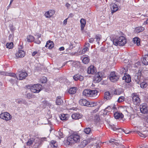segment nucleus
Instances as JSON below:
<instances>
[{"label": "nucleus", "instance_id": "nucleus-1", "mask_svg": "<svg viewBox=\"0 0 148 148\" xmlns=\"http://www.w3.org/2000/svg\"><path fill=\"white\" fill-rule=\"evenodd\" d=\"M80 139V137L78 134L73 133L67 138L66 143L68 145H72L73 144L79 143Z\"/></svg>", "mask_w": 148, "mask_h": 148}, {"label": "nucleus", "instance_id": "nucleus-2", "mask_svg": "<svg viewBox=\"0 0 148 148\" xmlns=\"http://www.w3.org/2000/svg\"><path fill=\"white\" fill-rule=\"evenodd\" d=\"M98 92L96 90L86 89L83 91V94L85 96L96 98L97 97Z\"/></svg>", "mask_w": 148, "mask_h": 148}, {"label": "nucleus", "instance_id": "nucleus-3", "mask_svg": "<svg viewBox=\"0 0 148 148\" xmlns=\"http://www.w3.org/2000/svg\"><path fill=\"white\" fill-rule=\"evenodd\" d=\"M113 42L114 45L115 46H123L126 43V39L124 36H121L118 38L114 39Z\"/></svg>", "mask_w": 148, "mask_h": 148}, {"label": "nucleus", "instance_id": "nucleus-4", "mask_svg": "<svg viewBox=\"0 0 148 148\" xmlns=\"http://www.w3.org/2000/svg\"><path fill=\"white\" fill-rule=\"evenodd\" d=\"M141 71H138L137 73L136 74L134 77V79L136 83L139 84L143 81V76L141 75Z\"/></svg>", "mask_w": 148, "mask_h": 148}, {"label": "nucleus", "instance_id": "nucleus-5", "mask_svg": "<svg viewBox=\"0 0 148 148\" xmlns=\"http://www.w3.org/2000/svg\"><path fill=\"white\" fill-rule=\"evenodd\" d=\"M41 85L39 84H34L30 88V90L31 92L34 93H38L41 90Z\"/></svg>", "mask_w": 148, "mask_h": 148}, {"label": "nucleus", "instance_id": "nucleus-6", "mask_svg": "<svg viewBox=\"0 0 148 148\" xmlns=\"http://www.w3.org/2000/svg\"><path fill=\"white\" fill-rule=\"evenodd\" d=\"M0 118L6 121L11 120L12 118V116L8 112L2 113L0 114Z\"/></svg>", "mask_w": 148, "mask_h": 148}, {"label": "nucleus", "instance_id": "nucleus-7", "mask_svg": "<svg viewBox=\"0 0 148 148\" xmlns=\"http://www.w3.org/2000/svg\"><path fill=\"white\" fill-rule=\"evenodd\" d=\"M118 141L114 139H111L109 140L110 142L112 143L111 144L112 147H116L115 146V145L116 146H119V148H125L124 145H122L121 144H120Z\"/></svg>", "mask_w": 148, "mask_h": 148}, {"label": "nucleus", "instance_id": "nucleus-8", "mask_svg": "<svg viewBox=\"0 0 148 148\" xmlns=\"http://www.w3.org/2000/svg\"><path fill=\"white\" fill-rule=\"evenodd\" d=\"M141 112L143 114H148V106L146 103H142L140 106Z\"/></svg>", "mask_w": 148, "mask_h": 148}, {"label": "nucleus", "instance_id": "nucleus-9", "mask_svg": "<svg viewBox=\"0 0 148 148\" xmlns=\"http://www.w3.org/2000/svg\"><path fill=\"white\" fill-rule=\"evenodd\" d=\"M109 78L111 81L113 82H115L117 81L119 78L118 76L116 75L114 72L111 73L109 76Z\"/></svg>", "mask_w": 148, "mask_h": 148}, {"label": "nucleus", "instance_id": "nucleus-10", "mask_svg": "<svg viewBox=\"0 0 148 148\" xmlns=\"http://www.w3.org/2000/svg\"><path fill=\"white\" fill-rule=\"evenodd\" d=\"M19 78H17V79L19 80H23L25 79L27 76L28 74L25 72L21 71L18 72Z\"/></svg>", "mask_w": 148, "mask_h": 148}, {"label": "nucleus", "instance_id": "nucleus-11", "mask_svg": "<svg viewBox=\"0 0 148 148\" xmlns=\"http://www.w3.org/2000/svg\"><path fill=\"white\" fill-rule=\"evenodd\" d=\"M96 72V70L94 66L91 65L88 69L87 73L88 74H93Z\"/></svg>", "mask_w": 148, "mask_h": 148}, {"label": "nucleus", "instance_id": "nucleus-12", "mask_svg": "<svg viewBox=\"0 0 148 148\" xmlns=\"http://www.w3.org/2000/svg\"><path fill=\"white\" fill-rule=\"evenodd\" d=\"M132 100L134 103L136 105L139 103L140 101L138 95L135 94L133 96Z\"/></svg>", "mask_w": 148, "mask_h": 148}, {"label": "nucleus", "instance_id": "nucleus-13", "mask_svg": "<svg viewBox=\"0 0 148 148\" xmlns=\"http://www.w3.org/2000/svg\"><path fill=\"white\" fill-rule=\"evenodd\" d=\"M110 8L112 13L116 12L118 9V6L114 3H112L111 4Z\"/></svg>", "mask_w": 148, "mask_h": 148}, {"label": "nucleus", "instance_id": "nucleus-14", "mask_svg": "<svg viewBox=\"0 0 148 148\" xmlns=\"http://www.w3.org/2000/svg\"><path fill=\"white\" fill-rule=\"evenodd\" d=\"M82 115L78 113H75L72 114L71 117L72 119L75 120H77L82 118Z\"/></svg>", "mask_w": 148, "mask_h": 148}, {"label": "nucleus", "instance_id": "nucleus-15", "mask_svg": "<svg viewBox=\"0 0 148 148\" xmlns=\"http://www.w3.org/2000/svg\"><path fill=\"white\" fill-rule=\"evenodd\" d=\"M55 13V11L53 10H50L46 12L45 14V16L46 17L49 18L52 16Z\"/></svg>", "mask_w": 148, "mask_h": 148}, {"label": "nucleus", "instance_id": "nucleus-16", "mask_svg": "<svg viewBox=\"0 0 148 148\" xmlns=\"http://www.w3.org/2000/svg\"><path fill=\"white\" fill-rule=\"evenodd\" d=\"M73 78L75 81L79 80L80 81H82L84 80V77L79 74H77L73 76Z\"/></svg>", "mask_w": 148, "mask_h": 148}, {"label": "nucleus", "instance_id": "nucleus-17", "mask_svg": "<svg viewBox=\"0 0 148 148\" xmlns=\"http://www.w3.org/2000/svg\"><path fill=\"white\" fill-rule=\"evenodd\" d=\"M25 53L23 50H19L16 54V56L18 58H23L25 56Z\"/></svg>", "mask_w": 148, "mask_h": 148}, {"label": "nucleus", "instance_id": "nucleus-18", "mask_svg": "<svg viewBox=\"0 0 148 148\" xmlns=\"http://www.w3.org/2000/svg\"><path fill=\"white\" fill-rule=\"evenodd\" d=\"M45 47L48 49H51L54 47V43L53 42L49 40L47 42Z\"/></svg>", "mask_w": 148, "mask_h": 148}, {"label": "nucleus", "instance_id": "nucleus-19", "mask_svg": "<svg viewBox=\"0 0 148 148\" xmlns=\"http://www.w3.org/2000/svg\"><path fill=\"white\" fill-rule=\"evenodd\" d=\"M112 96V94H111L108 91H107L105 93L104 98L107 100H110Z\"/></svg>", "mask_w": 148, "mask_h": 148}, {"label": "nucleus", "instance_id": "nucleus-20", "mask_svg": "<svg viewBox=\"0 0 148 148\" xmlns=\"http://www.w3.org/2000/svg\"><path fill=\"white\" fill-rule=\"evenodd\" d=\"M114 118L116 119L122 118L123 117V114L121 113L118 112H116L114 114Z\"/></svg>", "mask_w": 148, "mask_h": 148}, {"label": "nucleus", "instance_id": "nucleus-21", "mask_svg": "<svg viewBox=\"0 0 148 148\" xmlns=\"http://www.w3.org/2000/svg\"><path fill=\"white\" fill-rule=\"evenodd\" d=\"M99 73L95 74V81L98 83L102 80V78L99 74Z\"/></svg>", "mask_w": 148, "mask_h": 148}, {"label": "nucleus", "instance_id": "nucleus-22", "mask_svg": "<svg viewBox=\"0 0 148 148\" xmlns=\"http://www.w3.org/2000/svg\"><path fill=\"white\" fill-rule=\"evenodd\" d=\"M88 101L84 99H81L79 101V104L82 106H87Z\"/></svg>", "mask_w": 148, "mask_h": 148}, {"label": "nucleus", "instance_id": "nucleus-23", "mask_svg": "<svg viewBox=\"0 0 148 148\" xmlns=\"http://www.w3.org/2000/svg\"><path fill=\"white\" fill-rule=\"evenodd\" d=\"M80 22L81 24V30L82 31H83L84 29V27L85 26L86 20L84 18H82L80 20Z\"/></svg>", "mask_w": 148, "mask_h": 148}, {"label": "nucleus", "instance_id": "nucleus-24", "mask_svg": "<svg viewBox=\"0 0 148 148\" xmlns=\"http://www.w3.org/2000/svg\"><path fill=\"white\" fill-rule=\"evenodd\" d=\"M77 90V88L76 87H73L69 89L68 92L70 94L73 95L76 92Z\"/></svg>", "mask_w": 148, "mask_h": 148}, {"label": "nucleus", "instance_id": "nucleus-25", "mask_svg": "<svg viewBox=\"0 0 148 148\" xmlns=\"http://www.w3.org/2000/svg\"><path fill=\"white\" fill-rule=\"evenodd\" d=\"M142 62L145 65H148V55H145L143 57Z\"/></svg>", "mask_w": 148, "mask_h": 148}, {"label": "nucleus", "instance_id": "nucleus-26", "mask_svg": "<svg viewBox=\"0 0 148 148\" xmlns=\"http://www.w3.org/2000/svg\"><path fill=\"white\" fill-rule=\"evenodd\" d=\"M123 80H125L126 82L129 83L131 81V77L129 75L124 76L122 78Z\"/></svg>", "mask_w": 148, "mask_h": 148}, {"label": "nucleus", "instance_id": "nucleus-27", "mask_svg": "<svg viewBox=\"0 0 148 148\" xmlns=\"http://www.w3.org/2000/svg\"><path fill=\"white\" fill-rule=\"evenodd\" d=\"M60 117L62 120L66 121L68 120L69 116L68 114H62L60 116Z\"/></svg>", "mask_w": 148, "mask_h": 148}, {"label": "nucleus", "instance_id": "nucleus-28", "mask_svg": "<svg viewBox=\"0 0 148 148\" xmlns=\"http://www.w3.org/2000/svg\"><path fill=\"white\" fill-rule=\"evenodd\" d=\"M140 39L137 37H135L133 39L134 43L136 44L137 46L140 45Z\"/></svg>", "mask_w": 148, "mask_h": 148}, {"label": "nucleus", "instance_id": "nucleus-29", "mask_svg": "<svg viewBox=\"0 0 148 148\" xmlns=\"http://www.w3.org/2000/svg\"><path fill=\"white\" fill-rule=\"evenodd\" d=\"M144 30V28L143 27H138L135 28L134 32L136 33H138L143 31Z\"/></svg>", "mask_w": 148, "mask_h": 148}, {"label": "nucleus", "instance_id": "nucleus-30", "mask_svg": "<svg viewBox=\"0 0 148 148\" xmlns=\"http://www.w3.org/2000/svg\"><path fill=\"white\" fill-rule=\"evenodd\" d=\"M63 103V101L61 99V97L60 96L58 97H57L56 101V105H60Z\"/></svg>", "mask_w": 148, "mask_h": 148}, {"label": "nucleus", "instance_id": "nucleus-31", "mask_svg": "<svg viewBox=\"0 0 148 148\" xmlns=\"http://www.w3.org/2000/svg\"><path fill=\"white\" fill-rule=\"evenodd\" d=\"M50 145L53 148H56L58 146L56 141L54 140H51L50 143Z\"/></svg>", "mask_w": 148, "mask_h": 148}, {"label": "nucleus", "instance_id": "nucleus-32", "mask_svg": "<svg viewBox=\"0 0 148 148\" xmlns=\"http://www.w3.org/2000/svg\"><path fill=\"white\" fill-rule=\"evenodd\" d=\"M81 58H83L82 59L83 62L85 64H88L90 60V59L88 57H82Z\"/></svg>", "mask_w": 148, "mask_h": 148}, {"label": "nucleus", "instance_id": "nucleus-33", "mask_svg": "<svg viewBox=\"0 0 148 148\" xmlns=\"http://www.w3.org/2000/svg\"><path fill=\"white\" fill-rule=\"evenodd\" d=\"M97 103L96 102H88L87 105L88 107H93L97 106Z\"/></svg>", "mask_w": 148, "mask_h": 148}, {"label": "nucleus", "instance_id": "nucleus-34", "mask_svg": "<svg viewBox=\"0 0 148 148\" xmlns=\"http://www.w3.org/2000/svg\"><path fill=\"white\" fill-rule=\"evenodd\" d=\"M34 139L33 138H31L29 139L28 140V141L27 143V145L29 146L31 145L34 141Z\"/></svg>", "mask_w": 148, "mask_h": 148}, {"label": "nucleus", "instance_id": "nucleus-35", "mask_svg": "<svg viewBox=\"0 0 148 148\" xmlns=\"http://www.w3.org/2000/svg\"><path fill=\"white\" fill-rule=\"evenodd\" d=\"M135 133H137L138 135L141 137L145 138L147 136V135L145 134L142 133V132H140L138 131H134Z\"/></svg>", "mask_w": 148, "mask_h": 148}, {"label": "nucleus", "instance_id": "nucleus-36", "mask_svg": "<svg viewBox=\"0 0 148 148\" xmlns=\"http://www.w3.org/2000/svg\"><path fill=\"white\" fill-rule=\"evenodd\" d=\"M127 70V68L126 67L124 68L122 67L120 69L119 73L120 74H122L123 73L125 74V72Z\"/></svg>", "mask_w": 148, "mask_h": 148}, {"label": "nucleus", "instance_id": "nucleus-37", "mask_svg": "<svg viewBox=\"0 0 148 148\" xmlns=\"http://www.w3.org/2000/svg\"><path fill=\"white\" fill-rule=\"evenodd\" d=\"M27 41L29 42H31L34 40V37L31 35H29L27 37Z\"/></svg>", "mask_w": 148, "mask_h": 148}, {"label": "nucleus", "instance_id": "nucleus-38", "mask_svg": "<svg viewBox=\"0 0 148 148\" xmlns=\"http://www.w3.org/2000/svg\"><path fill=\"white\" fill-rule=\"evenodd\" d=\"M93 119L95 121L97 122H99L100 119L99 115L97 114L94 116Z\"/></svg>", "mask_w": 148, "mask_h": 148}, {"label": "nucleus", "instance_id": "nucleus-39", "mask_svg": "<svg viewBox=\"0 0 148 148\" xmlns=\"http://www.w3.org/2000/svg\"><path fill=\"white\" fill-rule=\"evenodd\" d=\"M5 75H6L14 77L15 78L17 79V76L15 74L13 73H6Z\"/></svg>", "mask_w": 148, "mask_h": 148}, {"label": "nucleus", "instance_id": "nucleus-40", "mask_svg": "<svg viewBox=\"0 0 148 148\" xmlns=\"http://www.w3.org/2000/svg\"><path fill=\"white\" fill-rule=\"evenodd\" d=\"M147 82H143L140 83V86L141 88H146L147 86Z\"/></svg>", "mask_w": 148, "mask_h": 148}, {"label": "nucleus", "instance_id": "nucleus-41", "mask_svg": "<svg viewBox=\"0 0 148 148\" xmlns=\"http://www.w3.org/2000/svg\"><path fill=\"white\" fill-rule=\"evenodd\" d=\"M102 37L101 35L100 34H97L95 36V38L96 39V41L98 43H99V41L101 38Z\"/></svg>", "mask_w": 148, "mask_h": 148}, {"label": "nucleus", "instance_id": "nucleus-42", "mask_svg": "<svg viewBox=\"0 0 148 148\" xmlns=\"http://www.w3.org/2000/svg\"><path fill=\"white\" fill-rule=\"evenodd\" d=\"M88 143V141L87 140H83L81 143V145L82 147L85 146Z\"/></svg>", "mask_w": 148, "mask_h": 148}, {"label": "nucleus", "instance_id": "nucleus-43", "mask_svg": "<svg viewBox=\"0 0 148 148\" xmlns=\"http://www.w3.org/2000/svg\"><path fill=\"white\" fill-rule=\"evenodd\" d=\"M84 131L86 134H89L91 131V128L89 127L86 128L84 129Z\"/></svg>", "mask_w": 148, "mask_h": 148}, {"label": "nucleus", "instance_id": "nucleus-44", "mask_svg": "<svg viewBox=\"0 0 148 148\" xmlns=\"http://www.w3.org/2000/svg\"><path fill=\"white\" fill-rule=\"evenodd\" d=\"M13 42H10V43H7L6 44V46L7 48L9 49H11L13 47Z\"/></svg>", "mask_w": 148, "mask_h": 148}, {"label": "nucleus", "instance_id": "nucleus-45", "mask_svg": "<svg viewBox=\"0 0 148 148\" xmlns=\"http://www.w3.org/2000/svg\"><path fill=\"white\" fill-rule=\"evenodd\" d=\"M125 100V97L123 96H121L120 97L118 100V102L120 103L124 101Z\"/></svg>", "mask_w": 148, "mask_h": 148}, {"label": "nucleus", "instance_id": "nucleus-46", "mask_svg": "<svg viewBox=\"0 0 148 148\" xmlns=\"http://www.w3.org/2000/svg\"><path fill=\"white\" fill-rule=\"evenodd\" d=\"M88 47L84 46V48L82 50V53H83V54L85 53L86 51H88Z\"/></svg>", "mask_w": 148, "mask_h": 148}, {"label": "nucleus", "instance_id": "nucleus-47", "mask_svg": "<svg viewBox=\"0 0 148 148\" xmlns=\"http://www.w3.org/2000/svg\"><path fill=\"white\" fill-rule=\"evenodd\" d=\"M47 139V138L46 137H43L41 138L40 140V143H42L44 141H46Z\"/></svg>", "mask_w": 148, "mask_h": 148}, {"label": "nucleus", "instance_id": "nucleus-48", "mask_svg": "<svg viewBox=\"0 0 148 148\" xmlns=\"http://www.w3.org/2000/svg\"><path fill=\"white\" fill-rule=\"evenodd\" d=\"M25 97L26 98L29 99L32 98V95L31 94L28 93L26 95Z\"/></svg>", "mask_w": 148, "mask_h": 148}, {"label": "nucleus", "instance_id": "nucleus-49", "mask_svg": "<svg viewBox=\"0 0 148 148\" xmlns=\"http://www.w3.org/2000/svg\"><path fill=\"white\" fill-rule=\"evenodd\" d=\"M110 127L114 131H117L118 128L115 127L114 125H111Z\"/></svg>", "mask_w": 148, "mask_h": 148}, {"label": "nucleus", "instance_id": "nucleus-50", "mask_svg": "<svg viewBox=\"0 0 148 148\" xmlns=\"http://www.w3.org/2000/svg\"><path fill=\"white\" fill-rule=\"evenodd\" d=\"M47 79L46 77H43L42 79H41V81L42 83H45L46 82Z\"/></svg>", "mask_w": 148, "mask_h": 148}, {"label": "nucleus", "instance_id": "nucleus-51", "mask_svg": "<svg viewBox=\"0 0 148 148\" xmlns=\"http://www.w3.org/2000/svg\"><path fill=\"white\" fill-rule=\"evenodd\" d=\"M37 54L38 55H39V53L38 52V51H34L32 53V56H35L36 54Z\"/></svg>", "mask_w": 148, "mask_h": 148}, {"label": "nucleus", "instance_id": "nucleus-52", "mask_svg": "<svg viewBox=\"0 0 148 148\" xmlns=\"http://www.w3.org/2000/svg\"><path fill=\"white\" fill-rule=\"evenodd\" d=\"M100 106L98 108H96V109H95L94 110H93L92 111V113H95L97 112V111H98L99 108Z\"/></svg>", "mask_w": 148, "mask_h": 148}, {"label": "nucleus", "instance_id": "nucleus-53", "mask_svg": "<svg viewBox=\"0 0 148 148\" xmlns=\"http://www.w3.org/2000/svg\"><path fill=\"white\" fill-rule=\"evenodd\" d=\"M58 134L61 138H62L63 137V134L62 132L59 131L58 132Z\"/></svg>", "mask_w": 148, "mask_h": 148}, {"label": "nucleus", "instance_id": "nucleus-54", "mask_svg": "<svg viewBox=\"0 0 148 148\" xmlns=\"http://www.w3.org/2000/svg\"><path fill=\"white\" fill-rule=\"evenodd\" d=\"M10 30L12 32L14 31V30L15 29H14V28L13 27V25H11V26H10Z\"/></svg>", "mask_w": 148, "mask_h": 148}, {"label": "nucleus", "instance_id": "nucleus-55", "mask_svg": "<svg viewBox=\"0 0 148 148\" xmlns=\"http://www.w3.org/2000/svg\"><path fill=\"white\" fill-rule=\"evenodd\" d=\"M114 94L115 95H119L120 93L118 92V90H115L114 92Z\"/></svg>", "mask_w": 148, "mask_h": 148}, {"label": "nucleus", "instance_id": "nucleus-56", "mask_svg": "<svg viewBox=\"0 0 148 148\" xmlns=\"http://www.w3.org/2000/svg\"><path fill=\"white\" fill-rule=\"evenodd\" d=\"M67 19L68 18L64 20V21L63 22V24L64 25H66L67 24Z\"/></svg>", "mask_w": 148, "mask_h": 148}, {"label": "nucleus", "instance_id": "nucleus-57", "mask_svg": "<svg viewBox=\"0 0 148 148\" xmlns=\"http://www.w3.org/2000/svg\"><path fill=\"white\" fill-rule=\"evenodd\" d=\"M9 81L12 84H14L15 82V80L12 79H10Z\"/></svg>", "mask_w": 148, "mask_h": 148}, {"label": "nucleus", "instance_id": "nucleus-58", "mask_svg": "<svg viewBox=\"0 0 148 148\" xmlns=\"http://www.w3.org/2000/svg\"><path fill=\"white\" fill-rule=\"evenodd\" d=\"M94 40V39L90 38L89 39V42L90 43H92Z\"/></svg>", "mask_w": 148, "mask_h": 148}, {"label": "nucleus", "instance_id": "nucleus-59", "mask_svg": "<svg viewBox=\"0 0 148 148\" xmlns=\"http://www.w3.org/2000/svg\"><path fill=\"white\" fill-rule=\"evenodd\" d=\"M69 49H73V44L71 43L69 45Z\"/></svg>", "mask_w": 148, "mask_h": 148}, {"label": "nucleus", "instance_id": "nucleus-60", "mask_svg": "<svg viewBox=\"0 0 148 148\" xmlns=\"http://www.w3.org/2000/svg\"><path fill=\"white\" fill-rule=\"evenodd\" d=\"M84 46L89 47L90 46V44L89 43H86L85 45Z\"/></svg>", "mask_w": 148, "mask_h": 148}, {"label": "nucleus", "instance_id": "nucleus-61", "mask_svg": "<svg viewBox=\"0 0 148 148\" xmlns=\"http://www.w3.org/2000/svg\"><path fill=\"white\" fill-rule=\"evenodd\" d=\"M119 132H121L123 131V130L121 128H118L117 130Z\"/></svg>", "mask_w": 148, "mask_h": 148}, {"label": "nucleus", "instance_id": "nucleus-62", "mask_svg": "<svg viewBox=\"0 0 148 148\" xmlns=\"http://www.w3.org/2000/svg\"><path fill=\"white\" fill-rule=\"evenodd\" d=\"M65 5L68 8H69L71 5L70 4L68 3H66Z\"/></svg>", "mask_w": 148, "mask_h": 148}, {"label": "nucleus", "instance_id": "nucleus-63", "mask_svg": "<svg viewBox=\"0 0 148 148\" xmlns=\"http://www.w3.org/2000/svg\"><path fill=\"white\" fill-rule=\"evenodd\" d=\"M64 49V47H60L59 49V50L61 51H63Z\"/></svg>", "mask_w": 148, "mask_h": 148}, {"label": "nucleus", "instance_id": "nucleus-64", "mask_svg": "<svg viewBox=\"0 0 148 148\" xmlns=\"http://www.w3.org/2000/svg\"><path fill=\"white\" fill-rule=\"evenodd\" d=\"M144 119L146 120V122L148 123V115L145 116Z\"/></svg>", "mask_w": 148, "mask_h": 148}]
</instances>
